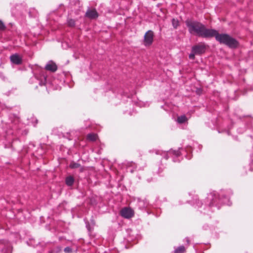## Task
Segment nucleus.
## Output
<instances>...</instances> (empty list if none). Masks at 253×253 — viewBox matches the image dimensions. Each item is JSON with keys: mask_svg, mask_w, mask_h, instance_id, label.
<instances>
[{"mask_svg": "<svg viewBox=\"0 0 253 253\" xmlns=\"http://www.w3.org/2000/svg\"><path fill=\"white\" fill-rule=\"evenodd\" d=\"M212 37H214L215 40L219 43L224 44L230 48H234L238 46V42L234 38L226 34H219L218 32L213 29Z\"/></svg>", "mask_w": 253, "mask_h": 253, "instance_id": "obj_2", "label": "nucleus"}, {"mask_svg": "<svg viewBox=\"0 0 253 253\" xmlns=\"http://www.w3.org/2000/svg\"><path fill=\"white\" fill-rule=\"evenodd\" d=\"M74 181H75V180L73 176H69L66 177V178L65 179V183L67 185H68L69 186H72L73 184H74Z\"/></svg>", "mask_w": 253, "mask_h": 253, "instance_id": "obj_10", "label": "nucleus"}, {"mask_svg": "<svg viewBox=\"0 0 253 253\" xmlns=\"http://www.w3.org/2000/svg\"><path fill=\"white\" fill-rule=\"evenodd\" d=\"M6 29V27L3 22L0 20V31H4Z\"/></svg>", "mask_w": 253, "mask_h": 253, "instance_id": "obj_16", "label": "nucleus"}, {"mask_svg": "<svg viewBox=\"0 0 253 253\" xmlns=\"http://www.w3.org/2000/svg\"><path fill=\"white\" fill-rule=\"evenodd\" d=\"M201 205H202V204H201V203H199V202H198V203H197V206H198V207H200V206H201Z\"/></svg>", "mask_w": 253, "mask_h": 253, "instance_id": "obj_23", "label": "nucleus"}, {"mask_svg": "<svg viewBox=\"0 0 253 253\" xmlns=\"http://www.w3.org/2000/svg\"><path fill=\"white\" fill-rule=\"evenodd\" d=\"M155 153H156V154H160V152H159V151H158V150H156L155 151Z\"/></svg>", "mask_w": 253, "mask_h": 253, "instance_id": "obj_22", "label": "nucleus"}, {"mask_svg": "<svg viewBox=\"0 0 253 253\" xmlns=\"http://www.w3.org/2000/svg\"><path fill=\"white\" fill-rule=\"evenodd\" d=\"M80 164L76 163H71L69 166L70 168L71 169H76L80 167Z\"/></svg>", "mask_w": 253, "mask_h": 253, "instance_id": "obj_15", "label": "nucleus"}, {"mask_svg": "<svg viewBox=\"0 0 253 253\" xmlns=\"http://www.w3.org/2000/svg\"><path fill=\"white\" fill-rule=\"evenodd\" d=\"M185 242H186L187 243V244H188V245L189 244V243H190V240H189V239L188 237L185 238Z\"/></svg>", "mask_w": 253, "mask_h": 253, "instance_id": "obj_21", "label": "nucleus"}, {"mask_svg": "<svg viewBox=\"0 0 253 253\" xmlns=\"http://www.w3.org/2000/svg\"><path fill=\"white\" fill-rule=\"evenodd\" d=\"M154 36V32L151 30H149L145 33L144 37V43L145 46H149L152 44Z\"/></svg>", "mask_w": 253, "mask_h": 253, "instance_id": "obj_3", "label": "nucleus"}, {"mask_svg": "<svg viewBox=\"0 0 253 253\" xmlns=\"http://www.w3.org/2000/svg\"><path fill=\"white\" fill-rule=\"evenodd\" d=\"M10 61L15 65H20L22 62V57L18 54H12L10 56Z\"/></svg>", "mask_w": 253, "mask_h": 253, "instance_id": "obj_7", "label": "nucleus"}, {"mask_svg": "<svg viewBox=\"0 0 253 253\" xmlns=\"http://www.w3.org/2000/svg\"><path fill=\"white\" fill-rule=\"evenodd\" d=\"M208 198L212 201L210 204V206H212L214 205L216 199L219 198V197L217 193L213 192L208 196Z\"/></svg>", "mask_w": 253, "mask_h": 253, "instance_id": "obj_9", "label": "nucleus"}, {"mask_svg": "<svg viewBox=\"0 0 253 253\" xmlns=\"http://www.w3.org/2000/svg\"><path fill=\"white\" fill-rule=\"evenodd\" d=\"M68 24L70 26L73 27L75 25V21L73 19H69L68 21Z\"/></svg>", "mask_w": 253, "mask_h": 253, "instance_id": "obj_17", "label": "nucleus"}, {"mask_svg": "<svg viewBox=\"0 0 253 253\" xmlns=\"http://www.w3.org/2000/svg\"><path fill=\"white\" fill-rule=\"evenodd\" d=\"M85 17L91 19H96L98 17V14L95 9H88L85 14Z\"/></svg>", "mask_w": 253, "mask_h": 253, "instance_id": "obj_6", "label": "nucleus"}, {"mask_svg": "<svg viewBox=\"0 0 253 253\" xmlns=\"http://www.w3.org/2000/svg\"><path fill=\"white\" fill-rule=\"evenodd\" d=\"M206 49V46L204 43H201L194 45L192 48V51L197 55H201L204 53Z\"/></svg>", "mask_w": 253, "mask_h": 253, "instance_id": "obj_4", "label": "nucleus"}, {"mask_svg": "<svg viewBox=\"0 0 253 253\" xmlns=\"http://www.w3.org/2000/svg\"><path fill=\"white\" fill-rule=\"evenodd\" d=\"M121 215L126 218H129L133 216L134 213L133 211L130 209L128 208H123L121 211Z\"/></svg>", "mask_w": 253, "mask_h": 253, "instance_id": "obj_5", "label": "nucleus"}, {"mask_svg": "<svg viewBox=\"0 0 253 253\" xmlns=\"http://www.w3.org/2000/svg\"><path fill=\"white\" fill-rule=\"evenodd\" d=\"M187 120L185 115H182L177 117V122L179 124H183Z\"/></svg>", "mask_w": 253, "mask_h": 253, "instance_id": "obj_12", "label": "nucleus"}, {"mask_svg": "<svg viewBox=\"0 0 253 253\" xmlns=\"http://www.w3.org/2000/svg\"><path fill=\"white\" fill-rule=\"evenodd\" d=\"M64 252L66 253H70L71 252V249L69 247H66L64 249Z\"/></svg>", "mask_w": 253, "mask_h": 253, "instance_id": "obj_19", "label": "nucleus"}, {"mask_svg": "<svg viewBox=\"0 0 253 253\" xmlns=\"http://www.w3.org/2000/svg\"><path fill=\"white\" fill-rule=\"evenodd\" d=\"M195 54H196V53H195L193 51H192V52L189 55V58L190 59L194 60L195 59Z\"/></svg>", "mask_w": 253, "mask_h": 253, "instance_id": "obj_18", "label": "nucleus"}, {"mask_svg": "<svg viewBox=\"0 0 253 253\" xmlns=\"http://www.w3.org/2000/svg\"><path fill=\"white\" fill-rule=\"evenodd\" d=\"M45 69L52 72H55L57 70V66L52 61H49L45 66Z\"/></svg>", "mask_w": 253, "mask_h": 253, "instance_id": "obj_8", "label": "nucleus"}, {"mask_svg": "<svg viewBox=\"0 0 253 253\" xmlns=\"http://www.w3.org/2000/svg\"><path fill=\"white\" fill-rule=\"evenodd\" d=\"M185 252V247L183 246H180L176 248L174 253H184Z\"/></svg>", "mask_w": 253, "mask_h": 253, "instance_id": "obj_13", "label": "nucleus"}, {"mask_svg": "<svg viewBox=\"0 0 253 253\" xmlns=\"http://www.w3.org/2000/svg\"><path fill=\"white\" fill-rule=\"evenodd\" d=\"M185 24L188 28L189 32L192 35H196L199 37L208 38H212L213 29H207L202 23L197 21L187 20Z\"/></svg>", "mask_w": 253, "mask_h": 253, "instance_id": "obj_1", "label": "nucleus"}, {"mask_svg": "<svg viewBox=\"0 0 253 253\" xmlns=\"http://www.w3.org/2000/svg\"><path fill=\"white\" fill-rule=\"evenodd\" d=\"M86 138L89 141H94L97 139V135L93 133H89L87 135Z\"/></svg>", "mask_w": 253, "mask_h": 253, "instance_id": "obj_11", "label": "nucleus"}, {"mask_svg": "<svg viewBox=\"0 0 253 253\" xmlns=\"http://www.w3.org/2000/svg\"><path fill=\"white\" fill-rule=\"evenodd\" d=\"M174 154L176 156H178L180 155V152L178 151H174Z\"/></svg>", "mask_w": 253, "mask_h": 253, "instance_id": "obj_20", "label": "nucleus"}, {"mask_svg": "<svg viewBox=\"0 0 253 253\" xmlns=\"http://www.w3.org/2000/svg\"><path fill=\"white\" fill-rule=\"evenodd\" d=\"M172 24L174 28L176 29L177 27L179 26V21L177 19H172Z\"/></svg>", "mask_w": 253, "mask_h": 253, "instance_id": "obj_14", "label": "nucleus"}]
</instances>
